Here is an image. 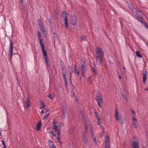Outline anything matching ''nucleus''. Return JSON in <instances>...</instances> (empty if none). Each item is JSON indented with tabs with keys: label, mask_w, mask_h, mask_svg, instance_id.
<instances>
[{
	"label": "nucleus",
	"mask_w": 148,
	"mask_h": 148,
	"mask_svg": "<svg viewBox=\"0 0 148 148\" xmlns=\"http://www.w3.org/2000/svg\"><path fill=\"white\" fill-rule=\"evenodd\" d=\"M96 54L97 55L96 57V63L98 64H101L103 61V55L102 51L99 47L97 48Z\"/></svg>",
	"instance_id": "1"
},
{
	"label": "nucleus",
	"mask_w": 148,
	"mask_h": 148,
	"mask_svg": "<svg viewBox=\"0 0 148 148\" xmlns=\"http://www.w3.org/2000/svg\"><path fill=\"white\" fill-rule=\"evenodd\" d=\"M115 117L116 120L118 121H119L120 123L121 124H123L124 123V121L121 118H119L118 116L119 112L117 109H116L115 111Z\"/></svg>",
	"instance_id": "2"
},
{
	"label": "nucleus",
	"mask_w": 148,
	"mask_h": 148,
	"mask_svg": "<svg viewBox=\"0 0 148 148\" xmlns=\"http://www.w3.org/2000/svg\"><path fill=\"white\" fill-rule=\"evenodd\" d=\"M10 49L9 53H10V58L11 59H12V56H13V43H12V41L10 39Z\"/></svg>",
	"instance_id": "3"
},
{
	"label": "nucleus",
	"mask_w": 148,
	"mask_h": 148,
	"mask_svg": "<svg viewBox=\"0 0 148 148\" xmlns=\"http://www.w3.org/2000/svg\"><path fill=\"white\" fill-rule=\"evenodd\" d=\"M135 10L136 11V12H135L136 13V16L138 18L139 17L142 16L144 14L141 10H140L138 8H136Z\"/></svg>",
	"instance_id": "4"
},
{
	"label": "nucleus",
	"mask_w": 148,
	"mask_h": 148,
	"mask_svg": "<svg viewBox=\"0 0 148 148\" xmlns=\"http://www.w3.org/2000/svg\"><path fill=\"white\" fill-rule=\"evenodd\" d=\"M129 8L134 13L135 12H136L135 9L137 8L136 7L135 4L133 3L129 4Z\"/></svg>",
	"instance_id": "5"
},
{
	"label": "nucleus",
	"mask_w": 148,
	"mask_h": 148,
	"mask_svg": "<svg viewBox=\"0 0 148 148\" xmlns=\"http://www.w3.org/2000/svg\"><path fill=\"white\" fill-rule=\"evenodd\" d=\"M81 71L82 73L85 72L86 70V66L85 65V61H82L81 62Z\"/></svg>",
	"instance_id": "6"
},
{
	"label": "nucleus",
	"mask_w": 148,
	"mask_h": 148,
	"mask_svg": "<svg viewBox=\"0 0 148 148\" xmlns=\"http://www.w3.org/2000/svg\"><path fill=\"white\" fill-rule=\"evenodd\" d=\"M102 95H97L96 96V100L97 101V103H103V99L101 98Z\"/></svg>",
	"instance_id": "7"
},
{
	"label": "nucleus",
	"mask_w": 148,
	"mask_h": 148,
	"mask_svg": "<svg viewBox=\"0 0 148 148\" xmlns=\"http://www.w3.org/2000/svg\"><path fill=\"white\" fill-rule=\"evenodd\" d=\"M132 148H139V144L138 142L132 141Z\"/></svg>",
	"instance_id": "8"
},
{
	"label": "nucleus",
	"mask_w": 148,
	"mask_h": 148,
	"mask_svg": "<svg viewBox=\"0 0 148 148\" xmlns=\"http://www.w3.org/2000/svg\"><path fill=\"white\" fill-rule=\"evenodd\" d=\"M82 140L85 144V145L87 146L88 145V143L87 136H83Z\"/></svg>",
	"instance_id": "9"
},
{
	"label": "nucleus",
	"mask_w": 148,
	"mask_h": 148,
	"mask_svg": "<svg viewBox=\"0 0 148 148\" xmlns=\"http://www.w3.org/2000/svg\"><path fill=\"white\" fill-rule=\"evenodd\" d=\"M42 126V123L41 121L39 122L38 123L36 127V130L38 131L40 130V128Z\"/></svg>",
	"instance_id": "10"
},
{
	"label": "nucleus",
	"mask_w": 148,
	"mask_h": 148,
	"mask_svg": "<svg viewBox=\"0 0 148 148\" xmlns=\"http://www.w3.org/2000/svg\"><path fill=\"white\" fill-rule=\"evenodd\" d=\"M24 2L23 0H20L19 2V5L21 9H23L25 8V6L23 4V2Z\"/></svg>",
	"instance_id": "11"
},
{
	"label": "nucleus",
	"mask_w": 148,
	"mask_h": 148,
	"mask_svg": "<svg viewBox=\"0 0 148 148\" xmlns=\"http://www.w3.org/2000/svg\"><path fill=\"white\" fill-rule=\"evenodd\" d=\"M146 71H144L143 73V82L144 83H145L146 81Z\"/></svg>",
	"instance_id": "12"
},
{
	"label": "nucleus",
	"mask_w": 148,
	"mask_h": 148,
	"mask_svg": "<svg viewBox=\"0 0 148 148\" xmlns=\"http://www.w3.org/2000/svg\"><path fill=\"white\" fill-rule=\"evenodd\" d=\"M30 101L29 99V97H28L26 99V106L27 108H28L30 106Z\"/></svg>",
	"instance_id": "13"
},
{
	"label": "nucleus",
	"mask_w": 148,
	"mask_h": 148,
	"mask_svg": "<svg viewBox=\"0 0 148 148\" xmlns=\"http://www.w3.org/2000/svg\"><path fill=\"white\" fill-rule=\"evenodd\" d=\"M42 52L43 53L44 57H47V51H45V48L42 49Z\"/></svg>",
	"instance_id": "14"
},
{
	"label": "nucleus",
	"mask_w": 148,
	"mask_h": 148,
	"mask_svg": "<svg viewBox=\"0 0 148 148\" xmlns=\"http://www.w3.org/2000/svg\"><path fill=\"white\" fill-rule=\"evenodd\" d=\"M53 124L54 125V127L53 129L55 130V132L57 133L58 130V129L57 130L58 127L56 125L55 121H53Z\"/></svg>",
	"instance_id": "15"
},
{
	"label": "nucleus",
	"mask_w": 148,
	"mask_h": 148,
	"mask_svg": "<svg viewBox=\"0 0 148 148\" xmlns=\"http://www.w3.org/2000/svg\"><path fill=\"white\" fill-rule=\"evenodd\" d=\"M64 19L65 22V25L66 26V29H67L68 26V18H66Z\"/></svg>",
	"instance_id": "16"
},
{
	"label": "nucleus",
	"mask_w": 148,
	"mask_h": 148,
	"mask_svg": "<svg viewBox=\"0 0 148 148\" xmlns=\"http://www.w3.org/2000/svg\"><path fill=\"white\" fill-rule=\"evenodd\" d=\"M60 134V129H59L58 130V132H57V134L58 135V136L57 138V140L59 141V142L60 143H61V142L60 140V138H59Z\"/></svg>",
	"instance_id": "17"
},
{
	"label": "nucleus",
	"mask_w": 148,
	"mask_h": 148,
	"mask_svg": "<svg viewBox=\"0 0 148 148\" xmlns=\"http://www.w3.org/2000/svg\"><path fill=\"white\" fill-rule=\"evenodd\" d=\"M39 42L41 46V48H45V46L43 44V41L42 40V39L41 38H40L39 39Z\"/></svg>",
	"instance_id": "18"
},
{
	"label": "nucleus",
	"mask_w": 148,
	"mask_h": 148,
	"mask_svg": "<svg viewBox=\"0 0 148 148\" xmlns=\"http://www.w3.org/2000/svg\"><path fill=\"white\" fill-rule=\"evenodd\" d=\"M62 15L64 19H65L66 18H68V16L67 15V13L66 12H63L62 13Z\"/></svg>",
	"instance_id": "19"
},
{
	"label": "nucleus",
	"mask_w": 148,
	"mask_h": 148,
	"mask_svg": "<svg viewBox=\"0 0 148 148\" xmlns=\"http://www.w3.org/2000/svg\"><path fill=\"white\" fill-rule=\"evenodd\" d=\"M136 55L138 57L140 58H142V55L140 54V53L139 51H136Z\"/></svg>",
	"instance_id": "20"
},
{
	"label": "nucleus",
	"mask_w": 148,
	"mask_h": 148,
	"mask_svg": "<svg viewBox=\"0 0 148 148\" xmlns=\"http://www.w3.org/2000/svg\"><path fill=\"white\" fill-rule=\"evenodd\" d=\"M50 25L51 32H53V31H55V28L54 27V26L53 25V24H51Z\"/></svg>",
	"instance_id": "21"
},
{
	"label": "nucleus",
	"mask_w": 148,
	"mask_h": 148,
	"mask_svg": "<svg viewBox=\"0 0 148 148\" xmlns=\"http://www.w3.org/2000/svg\"><path fill=\"white\" fill-rule=\"evenodd\" d=\"M60 66L61 68L65 67L64 62L62 60L60 61Z\"/></svg>",
	"instance_id": "22"
},
{
	"label": "nucleus",
	"mask_w": 148,
	"mask_h": 148,
	"mask_svg": "<svg viewBox=\"0 0 148 148\" xmlns=\"http://www.w3.org/2000/svg\"><path fill=\"white\" fill-rule=\"evenodd\" d=\"M109 137L108 136V135L107 136V137H106V144H107V145H109L108 144V142L109 141Z\"/></svg>",
	"instance_id": "23"
},
{
	"label": "nucleus",
	"mask_w": 148,
	"mask_h": 148,
	"mask_svg": "<svg viewBox=\"0 0 148 148\" xmlns=\"http://www.w3.org/2000/svg\"><path fill=\"white\" fill-rule=\"evenodd\" d=\"M55 96L54 93H51L50 94L49 96L48 97L50 99H52Z\"/></svg>",
	"instance_id": "24"
},
{
	"label": "nucleus",
	"mask_w": 148,
	"mask_h": 148,
	"mask_svg": "<svg viewBox=\"0 0 148 148\" xmlns=\"http://www.w3.org/2000/svg\"><path fill=\"white\" fill-rule=\"evenodd\" d=\"M38 25L40 26L43 25V23L41 20L39 19L38 20Z\"/></svg>",
	"instance_id": "25"
},
{
	"label": "nucleus",
	"mask_w": 148,
	"mask_h": 148,
	"mask_svg": "<svg viewBox=\"0 0 148 148\" xmlns=\"http://www.w3.org/2000/svg\"><path fill=\"white\" fill-rule=\"evenodd\" d=\"M40 29H41L42 31L43 32L45 31V27L43 25H41V26H40Z\"/></svg>",
	"instance_id": "26"
},
{
	"label": "nucleus",
	"mask_w": 148,
	"mask_h": 148,
	"mask_svg": "<svg viewBox=\"0 0 148 148\" xmlns=\"http://www.w3.org/2000/svg\"><path fill=\"white\" fill-rule=\"evenodd\" d=\"M62 74H66V71L65 67H63V68H61Z\"/></svg>",
	"instance_id": "27"
},
{
	"label": "nucleus",
	"mask_w": 148,
	"mask_h": 148,
	"mask_svg": "<svg viewBox=\"0 0 148 148\" xmlns=\"http://www.w3.org/2000/svg\"><path fill=\"white\" fill-rule=\"evenodd\" d=\"M142 23L145 26V27L148 29V25L144 21H142Z\"/></svg>",
	"instance_id": "28"
},
{
	"label": "nucleus",
	"mask_w": 148,
	"mask_h": 148,
	"mask_svg": "<svg viewBox=\"0 0 148 148\" xmlns=\"http://www.w3.org/2000/svg\"><path fill=\"white\" fill-rule=\"evenodd\" d=\"M137 123V120L136 118H133V125H136Z\"/></svg>",
	"instance_id": "29"
},
{
	"label": "nucleus",
	"mask_w": 148,
	"mask_h": 148,
	"mask_svg": "<svg viewBox=\"0 0 148 148\" xmlns=\"http://www.w3.org/2000/svg\"><path fill=\"white\" fill-rule=\"evenodd\" d=\"M41 105L42 106V107H40V109H41L42 108H44L45 107V105L43 102L41 101H40Z\"/></svg>",
	"instance_id": "30"
},
{
	"label": "nucleus",
	"mask_w": 148,
	"mask_h": 148,
	"mask_svg": "<svg viewBox=\"0 0 148 148\" xmlns=\"http://www.w3.org/2000/svg\"><path fill=\"white\" fill-rule=\"evenodd\" d=\"M81 38L82 40L85 41L86 39V36H81Z\"/></svg>",
	"instance_id": "31"
},
{
	"label": "nucleus",
	"mask_w": 148,
	"mask_h": 148,
	"mask_svg": "<svg viewBox=\"0 0 148 148\" xmlns=\"http://www.w3.org/2000/svg\"><path fill=\"white\" fill-rule=\"evenodd\" d=\"M77 20H72L71 23L73 25H74L76 23Z\"/></svg>",
	"instance_id": "32"
},
{
	"label": "nucleus",
	"mask_w": 148,
	"mask_h": 148,
	"mask_svg": "<svg viewBox=\"0 0 148 148\" xmlns=\"http://www.w3.org/2000/svg\"><path fill=\"white\" fill-rule=\"evenodd\" d=\"M142 19H143V18H142V16H141V17H138V18H137V20L138 21H139L140 22H141L142 23V21H143L142 20Z\"/></svg>",
	"instance_id": "33"
},
{
	"label": "nucleus",
	"mask_w": 148,
	"mask_h": 148,
	"mask_svg": "<svg viewBox=\"0 0 148 148\" xmlns=\"http://www.w3.org/2000/svg\"><path fill=\"white\" fill-rule=\"evenodd\" d=\"M74 72L75 73H77V75H79V71L78 70H77L76 69H75L74 70Z\"/></svg>",
	"instance_id": "34"
},
{
	"label": "nucleus",
	"mask_w": 148,
	"mask_h": 148,
	"mask_svg": "<svg viewBox=\"0 0 148 148\" xmlns=\"http://www.w3.org/2000/svg\"><path fill=\"white\" fill-rule=\"evenodd\" d=\"M1 142L2 143V145L3 146V148H6L7 147L5 145V141L3 140H2L1 141Z\"/></svg>",
	"instance_id": "35"
},
{
	"label": "nucleus",
	"mask_w": 148,
	"mask_h": 148,
	"mask_svg": "<svg viewBox=\"0 0 148 148\" xmlns=\"http://www.w3.org/2000/svg\"><path fill=\"white\" fill-rule=\"evenodd\" d=\"M88 132V129H85L84 131L83 132V136L85 135L86 136V134Z\"/></svg>",
	"instance_id": "36"
},
{
	"label": "nucleus",
	"mask_w": 148,
	"mask_h": 148,
	"mask_svg": "<svg viewBox=\"0 0 148 148\" xmlns=\"http://www.w3.org/2000/svg\"><path fill=\"white\" fill-rule=\"evenodd\" d=\"M71 20H77V17H76V16L73 15L72 17Z\"/></svg>",
	"instance_id": "37"
},
{
	"label": "nucleus",
	"mask_w": 148,
	"mask_h": 148,
	"mask_svg": "<svg viewBox=\"0 0 148 148\" xmlns=\"http://www.w3.org/2000/svg\"><path fill=\"white\" fill-rule=\"evenodd\" d=\"M49 144L50 145H51V146L53 145L54 144H53V142L52 141H51V140H49Z\"/></svg>",
	"instance_id": "38"
},
{
	"label": "nucleus",
	"mask_w": 148,
	"mask_h": 148,
	"mask_svg": "<svg viewBox=\"0 0 148 148\" xmlns=\"http://www.w3.org/2000/svg\"><path fill=\"white\" fill-rule=\"evenodd\" d=\"M50 133H51L52 134V136H56L55 133H54L52 131H49Z\"/></svg>",
	"instance_id": "39"
},
{
	"label": "nucleus",
	"mask_w": 148,
	"mask_h": 148,
	"mask_svg": "<svg viewBox=\"0 0 148 148\" xmlns=\"http://www.w3.org/2000/svg\"><path fill=\"white\" fill-rule=\"evenodd\" d=\"M91 67L92 68V71L94 72L95 73H96V72L95 68H93L92 66H91Z\"/></svg>",
	"instance_id": "40"
},
{
	"label": "nucleus",
	"mask_w": 148,
	"mask_h": 148,
	"mask_svg": "<svg viewBox=\"0 0 148 148\" xmlns=\"http://www.w3.org/2000/svg\"><path fill=\"white\" fill-rule=\"evenodd\" d=\"M62 75L64 79V80H67L66 77V74H62Z\"/></svg>",
	"instance_id": "41"
},
{
	"label": "nucleus",
	"mask_w": 148,
	"mask_h": 148,
	"mask_svg": "<svg viewBox=\"0 0 148 148\" xmlns=\"http://www.w3.org/2000/svg\"><path fill=\"white\" fill-rule=\"evenodd\" d=\"M49 113L45 114V116L43 118V119H45L47 117H48L49 116Z\"/></svg>",
	"instance_id": "42"
},
{
	"label": "nucleus",
	"mask_w": 148,
	"mask_h": 148,
	"mask_svg": "<svg viewBox=\"0 0 148 148\" xmlns=\"http://www.w3.org/2000/svg\"><path fill=\"white\" fill-rule=\"evenodd\" d=\"M122 96L123 97L124 99L126 101L127 100V96L125 95H122Z\"/></svg>",
	"instance_id": "43"
},
{
	"label": "nucleus",
	"mask_w": 148,
	"mask_h": 148,
	"mask_svg": "<svg viewBox=\"0 0 148 148\" xmlns=\"http://www.w3.org/2000/svg\"><path fill=\"white\" fill-rule=\"evenodd\" d=\"M38 37L39 39L40 38H41V35L39 31L38 32Z\"/></svg>",
	"instance_id": "44"
},
{
	"label": "nucleus",
	"mask_w": 148,
	"mask_h": 148,
	"mask_svg": "<svg viewBox=\"0 0 148 148\" xmlns=\"http://www.w3.org/2000/svg\"><path fill=\"white\" fill-rule=\"evenodd\" d=\"M48 21L50 25H51V24H52V21L51 19L48 18Z\"/></svg>",
	"instance_id": "45"
},
{
	"label": "nucleus",
	"mask_w": 148,
	"mask_h": 148,
	"mask_svg": "<svg viewBox=\"0 0 148 148\" xmlns=\"http://www.w3.org/2000/svg\"><path fill=\"white\" fill-rule=\"evenodd\" d=\"M93 140H94V142L95 143H97V140H96V138L95 137V136H93Z\"/></svg>",
	"instance_id": "46"
},
{
	"label": "nucleus",
	"mask_w": 148,
	"mask_h": 148,
	"mask_svg": "<svg viewBox=\"0 0 148 148\" xmlns=\"http://www.w3.org/2000/svg\"><path fill=\"white\" fill-rule=\"evenodd\" d=\"M44 58H45V60L46 63H47V62H48V58H47V57Z\"/></svg>",
	"instance_id": "47"
},
{
	"label": "nucleus",
	"mask_w": 148,
	"mask_h": 148,
	"mask_svg": "<svg viewBox=\"0 0 148 148\" xmlns=\"http://www.w3.org/2000/svg\"><path fill=\"white\" fill-rule=\"evenodd\" d=\"M105 148H110L109 145H107V144H105Z\"/></svg>",
	"instance_id": "48"
},
{
	"label": "nucleus",
	"mask_w": 148,
	"mask_h": 148,
	"mask_svg": "<svg viewBox=\"0 0 148 148\" xmlns=\"http://www.w3.org/2000/svg\"><path fill=\"white\" fill-rule=\"evenodd\" d=\"M66 90L69 91L68 86V85H65Z\"/></svg>",
	"instance_id": "49"
},
{
	"label": "nucleus",
	"mask_w": 148,
	"mask_h": 148,
	"mask_svg": "<svg viewBox=\"0 0 148 148\" xmlns=\"http://www.w3.org/2000/svg\"><path fill=\"white\" fill-rule=\"evenodd\" d=\"M123 148H125L126 146V142H123Z\"/></svg>",
	"instance_id": "50"
},
{
	"label": "nucleus",
	"mask_w": 148,
	"mask_h": 148,
	"mask_svg": "<svg viewBox=\"0 0 148 148\" xmlns=\"http://www.w3.org/2000/svg\"><path fill=\"white\" fill-rule=\"evenodd\" d=\"M68 69L69 71H72V67L71 66H69L68 67Z\"/></svg>",
	"instance_id": "51"
},
{
	"label": "nucleus",
	"mask_w": 148,
	"mask_h": 148,
	"mask_svg": "<svg viewBox=\"0 0 148 148\" xmlns=\"http://www.w3.org/2000/svg\"><path fill=\"white\" fill-rule=\"evenodd\" d=\"M64 83H65V85H68V82H67V80H64Z\"/></svg>",
	"instance_id": "52"
},
{
	"label": "nucleus",
	"mask_w": 148,
	"mask_h": 148,
	"mask_svg": "<svg viewBox=\"0 0 148 148\" xmlns=\"http://www.w3.org/2000/svg\"><path fill=\"white\" fill-rule=\"evenodd\" d=\"M53 33V35H54V37L55 38H56V36H55V35H56V33H55V31H53V32H52Z\"/></svg>",
	"instance_id": "53"
},
{
	"label": "nucleus",
	"mask_w": 148,
	"mask_h": 148,
	"mask_svg": "<svg viewBox=\"0 0 148 148\" xmlns=\"http://www.w3.org/2000/svg\"><path fill=\"white\" fill-rule=\"evenodd\" d=\"M101 103H98V104L99 105V107L101 108H102V106H101Z\"/></svg>",
	"instance_id": "54"
},
{
	"label": "nucleus",
	"mask_w": 148,
	"mask_h": 148,
	"mask_svg": "<svg viewBox=\"0 0 148 148\" xmlns=\"http://www.w3.org/2000/svg\"><path fill=\"white\" fill-rule=\"evenodd\" d=\"M70 82L71 83L72 85L73 86V87L74 88H75V86H73V85L72 84L71 79L70 78Z\"/></svg>",
	"instance_id": "55"
},
{
	"label": "nucleus",
	"mask_w": 148,
	"mask_h": 148,
	"mask_svg": "<svg viewBox=\"0 0 148 148\" xmlns=\"http://www.w3.org/2000/svg\"><path fill=\"white\" fill-rule=\"evenodd\" d=\"M50 110L49 109H47V110H45V113H46L47 112L49 111Z\"/></svg>",
	"instance_id": "56"
},
{
	"label": "nucleus",
	"mask_w": 148,
	"mask_h": 148,
	"mask_svg": "<svg viewBox=\"0 0 148 148\" xmlns=\"http://www.w3.org/2000/svg\"><path fill=\"white\" fill-rule=\"evenodd\" d=\"M85 129H88V126L86 124L85 125Z\"/></svg>",
	"instance_id": "57"
},
{
	"label": "nucleus",
	"mask_w": 148,
	"mask_h": 148,
	"mask_svg": "<svg viewBox=\"0 0 148 148\" xmlns=\"http://www.w3.org/2000/svg\"><path fill=\"white\" fill-rule=\"evenodd\" d=\"M62 114L63 115V116H64V117H65V112H64V110L63 111V112L62 113Z\"/></svg>",
	"instance_id": "58"
},
{
	"label": "nucleus",
	"mask_w": 148,
	"mask_h": 148,
	"mask_svg": "<svg viewBox=\"0 0 148 148\" xmlns=\"http://www.w3.org/2000/svg\"><path fill=\"white\" fill-rule=\"evenodd\" d=\"M132 113L133 114H135V113H136V112L135 111L132 110Z\"/></svg>",
	"instance_id": "59"
},
{
	"label": "nucleus",
	"mask_w": 148,
	"mask_h": 148,
	"mask_svg": "<svg viewBox=\"0 0 148 148\" xmlns=\"http://www.w3.org/2000/svg\"><path fill=\"white\" fill-rule=\"evenodd\" d=\"M91 132H92V134H93V130H92V129L91 127Z\"/></svg>",
	"instance_id": "60"
},
{
	"label": "nucleus",
	"mask_w": 148,
	"mask_h": 148,
	"mask_svg": "<svg viewBox=\"0 0 148 148\" xmlns=\"http://www.w3.org/2000/svg\"><path fill=\"white\" fill-rule=\"evenodd\" d=\"M118 77L120 79H121V77L119 74L118 75Z\"/></svg>",
	"instance_id": "61"
},
{
	"label": "nucleus",
	"mask_w": 148,
	"mask_h": 148,
	"mask_svg": "<svg viewBox=\"0 0 148 148\" xmlns=\"http://www.w3.org/2000/svg\"><path fill=\"white\" fill-rule=\"evenodd\" d=\"M46 64H47V66L48 67H49L50 65H49V64H48V62H47V63H46Z\"/></svg>",
	"instance_id": "62"
},
{
	"label": "nucleus",
	"mask_w": 148,
	"mask_h": 148,
	"mask_svg": "<svg viewBox=\"0 0 148 148\" xmlns=\"http://www.w3.org/2000/svg\"><path fill=\"white\" fill-rule=\"evenodd\" d=\"M84 72H83V73H82V75L83 77H84Z\"/></svg>",
	"instance_id": "63"
},
{
	"label": "nucleus",
	"mask_w": 148,
	"mask_h": 148,
	"mask_svg": "<svg viewBox=\"0 0 148 148\" xmlns=\"http://www.w3.org/2000/svg\"><path fill=\"white\" fill-rule=\"evenodd\" d=\"M51 148H56V147L55 146H53L51 147Z\"/></svg>",
	"instance_id": "64"
}]
</instances>
